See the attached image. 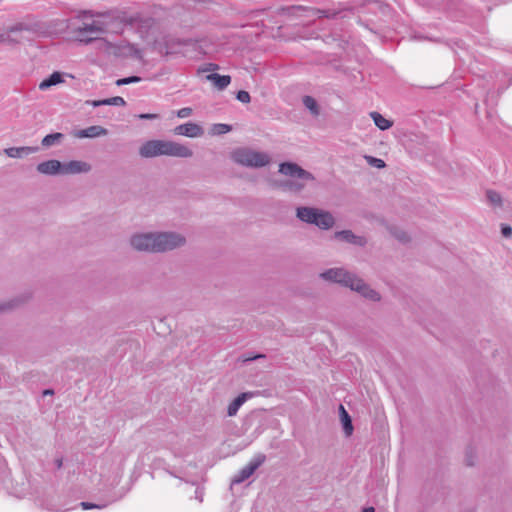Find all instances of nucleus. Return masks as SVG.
Instances as JSON below:
<instances>
[{
    "mask_svg": "<svg viewBox=\"0 0 512 512\" xmlns=\"http://www.w3.org/2000/svg\"><path fill=\"white\" fill-rule=\"evenodd\" d=\"M130 243L138 251L165 252L185 244V238L175 232L134 235Z\"/></svg>",
    "mask_w": 512,
    "mask_h": 512,
    "instance_id": "obj_1",
    "label": "nucleus"
},
{
    "mask_svg": "<svg viewBox=\"0 0 512 512\" xmlns=\"http://www.w3.org/2000/svg\"><path fill=\"white\" fill-rule=\"evenodd\" d=\"M279 172L291 177V179H286L279 183L278 186L283 191L298 194L304 190L308 182L315 181V177L311 172L294 162L281 163L279 165Z\"/></svg>",
    "mask_w": 512,
    "mask_h": 512,
    "instance_id": "obj_2",
    "label": "nucleus"
},
{
    "mask_svg": "<svg viewBox=\"0 0 512 512\" xmlns=\"http://www.w3.org/2000/svg\"><path fill=\"white\" fill-rule=\"evenodd\" d=\"M139 154L144 158L161 155L188 158L193 155V152L185 145L173 141L149 140L140 147Z\"/></svg>",
    "mask_w": 512,
    "mask_h": 512,
    "instance_id": "obj_3",
    "label": "nucleus"
},
{
    "mask_svg": "<svg viewBox=\"0 0 512 512\" xmlns=\"http://www.w3.org/2000/svg\"><path fill=\"white\" fill-rule=\"evenodd\" d=\"M296 217L300 221L307 224H313L322 230H329L335 224V219L329 211H325L315 207H297Z\"/></svg>",
    "mask_w": 512,
    "mask_h": 512,
    "instance_id": "obj_4",
    "label": "nucleus"
},
{
    "mask_svg": "<svg viewBox=\"0 0 512 512\" xmlns=\"http://www.w3.org/2000/svg\"><path fill=\"white\" fill-rule=\"evenodd\" d=\"M232 159L237 164L251 168H261L270 163V157L265 152L248 148H238L232 153Z\"/></svg>",
    "mask_w": 512,
    "mask_h": 512,
    "instance_id": "obj_5",
    "label": "nucleus"
},
{
    "mask_svg": "<svg viewBox=\"0 0 512 512\" xmlns=\"http://www.w3.org/2000/svg\"><path fill=\"white\" fill-rule=\"evenodd\" d=\"M265 460V454L259 453L255 455L246 466L239 470V472L233 477L231 483L240 484L247 480L265 462Z\"/></svg>",
    "mask_w": 512,
    "mask_h": 512,
    "instance_id": "obj_6",
    "label": "nucleus"
},
{
    "mask_svg": "<svg viewBox=\"0 0 512 512\" xmlns=\"http://www.w3.org/2000/svg\"><path fill=\"white\" fill-rule=\"evenodd\" d=\"M353 273L346 271L343 268H330L320 274V277L328 282L338 283L344 287H348L351 280H353Z\"/></svg>",
    "mask_w": 512,
    "mask_h": 512,
    "instance_id": "obj_7",
    "label": "nucleus"
},
{
    "mask_svg": "<svg viewBox=\"0 0 512 512\" xmlns=\"http://www.w3.org/2000/svg\"><path fill=\"white\" fill-rule=\"evenodd\" d=\"M348 288L358 292L361 296L371 301L377 302L381 299L380 294L376 290L372 289L364 280L357 277L355 274L353 275V280L348 284Z\"/></svg>",
    "mask_w": 512,
    "mask_h": 512,
    "instance_id": "obj_8",
    "label": "nucleus"
},
{
    "mask_svg": "<svg viewBox=\"0 0 512 512\" xmlns=\"http://www.w3.org/2000/svg\"><path fill=\"white\" fill-rule=\"evenodd\" d=\"M187 44L188 41L172 36H165L161 41L156 42L158 51L165 55L176 54Z\"/></svg>",
    "mask_w": 512,
    "mask_h": 512,
    "instance_id": "obj_9",
    "label": "nucleus"
},
{
    "mask_svg": "<svg viewBox=\"0 0 512 512\" xmlns=\"http://www.w3.org/2000/svg\"><path fill=\"white\" fill-rule=\"evenodd\" d=\"M334 238L359 247H364L367 244L365 237L356 235L351 230L336 231L334 233Z\"/></svg>",
    "mask_w": 512,
    "mask_h": 512,
    "instance_id": "obj_10",
    "label": "nucleus"
},
{
    "mask_svg": "<svg viewBox=\"0 0 512 512\" xmlns=\"http://www.w3.org/2000/svg\"><path fill=\"white\" fill-rule=\"evenodd\" d=\"M174 133L176 135H182L190 138H195L203 135L204 130L203 128L193 122H187L181 125H178L174 128Z\"/></svg>",
    "mask_w": 512,
    "mask_h": 512,
    "instance_id": "obj_11",
    "label": "nucleus"
},
{
    "mask_svg": "<svg viewBox=\"0 0 512 512\" xmlns=\"http://www.w3.org/2000/svg\"><path fill=\"white\" fill-rule=\"evenodd\" d=\"M62 175L87 173L91 170V165L84 161L72 160L62 163Z\"/></svg>",
    "mask_w": 512,
    "mask_h": 512,
    "instance_id": "obj_12",
    "label": "nucleus"
},
{
    "mask_svg": "<svg viewBox=\"0 0 512 512\" xmlns=\"http://www.w3.org/2000/svg\"><path fill=\"white\" fill-rule=\"evenodd\" d=\"M37 171L44 175H62V163L59 160L51 159L41 162L36 167Z\"/></svg>",
    "mask_w": 512,
    "mask_h": 512,
    "instance_id": "obj_13",
    "label": "nucleus"
},
{
    "mask_svg": "<svg viewBox=\"0 0 512 512\" xmlns=\"http://www.w3.org/2000/svg\"><path fill=\"white\" fill-rule=\"evenodd\" d=\"M107 133L108 131L106 128L99 125H93L85 129L75 130L72 134L76 138H95L107 135Z\"/></svg>",
    "mask_w": 512,
    "mask_h": 512,
    "instance_id": "obj_14",
    "label": "nucleus"
},
{
    "mask_svg": "<svg viewBox=\"0 0 512 512\" xmlns=\"http://www.w3.org/2000/svg\"><path fill=\"white\" fill-rule=\"evenodd\" d=\"M38 147H30V146H23V147H10L5 149V153L7 156L11 158H22L25 156H28L30 154H33L38 151Z\"/></svg>",
    "mask_w": 512,
    "mask_h": 512,
    "instance_id": "obj_15",
    "label": "nucleus"
},
{
    "mask_svg": "<svg viewBox=\"0 0 512 512\" xmlns=\"http://www.w3.org/2000/svg\"><path fill=\"white\" fill-rule=\"evenodd\" d=\"M206 79L210 81L218 90H224L231 83V76L220 75L218 73L208 74Z\"/></svg>",
    "mask_w": 512,
    "mask_h": 512,
    "instance_id": "obj_16",
    "label": "nucleus"
},
{
    "mask_svg": "<svg viewBox=\"0 0 512 512\" xmlns=\"http://www.w3.org/2000/svg\"><path fill=\"white\" fill-rule=\"evenodd\" d=\"M76 34H102L105 32L103 25L100 22L93 21L90 24H84L74 30Z\"/></svg>",
    "mask_w": 512,
    "mask_h": 512,
    "instance_id": "obj_17",
    "label": "nucleus"
},
{
    "mask_svg": "<svg viewBox=\"0 0 512 512\" xmlns=\"http://www.w3.org/2000/svg\"><path fill=\"white\" fill-rule=\"evenodd\" d=\"M30 296L31 295L29 293H26L19 297L10 299L8 301L0 302V312L9 311L17 308L22 303H25L30 298Z\"/></svg>",
    "mask_w": 512,
    "mask_h": 512,
    "instance_id": "obj_18",
    "label": "nucleus"
},
{
    "mask_svg": "<svg viewBox=\"0 0 512 512\" xmlns=\"http://www.w3.org/2000/svg\"><path fill=\"white\" fill-rule=\"evenodd\" d=\"M250 396L249 393H241L239 394L229 405L227 408V415L232 417L235 416L240 409V407L245 403V401Z\"/></svg>",
    "mask_w": 512,
    "mask_h": 512,
    "instance_id": "obj_19",
    "label": "nucleus"
},
{
    "mask_svg": "<svg viewBox=\"0 0 512 512\" xmlns=\"http://www.w3.org/2000/svg\"><path fill=\"white\" fill-rule=\"evenodd\" d=\"M340 419L343 427V431L346 436H350L353 433L352 419L348 412L345 410L343 405L339 406Z\"/></svg>",
    "mask_w": 512,
    "mask_h": 512,
    "instance_id": "obj_20",
    "label": "nucleus"
},
{
    "mask_svg": "<svg viewBox=\"0 0 512 512\" xmlns=\"http://www.w3.org/2000/svg\"><path fill=\"white\" fill-rule=\"evenodd\" d=\"M62 82H64L62 74L60 72L55 71L39 84V89L44 91Z\"/></svg>",
    "mask_w": 512,
    "mask_h": 512,
    "instance_id": "obj_21",
    "label": "nucleus"
},
{
    "mask_svg": "<svg viewBox=\"0 0 512 512\" xmlns=\"http://www.w3.org/2000/svg\"><path fill=\"white\" fill-rule=\"evenodd\" d=\"M371 117L375 123V125L382 131L388 130L392 127L393 122L386 119L384 116H382L378 112H371Z\"/></svg>",
    "mask_w": 512,
    "mask_h": 512,
    "instance_id": "obj_22",
    "label": "nucleus"
},
{
    "mask_svg": "<svg viewBox=\"0 0 512 512\" xmlns=\"http://www.w3.org/2000/svg\"><path fill=\"white\" fill-rule=\"evenodd\" d=\"M64 138H65V135L63 133H60V132L51 133V134L46 135L42 139L41 144L43 147H50V146H53L56 144H60Z\"/></svg>",
    "mask_w": 512,
    "mask_h": 512,
    "instance_id": "obj_23",
    "label": "nucleus"
},
{
    "mask_svg": "<svg viewBox=\"0 0 512 512\" xmlns=\"http://www.w3.org/2000/svg\"><path fill=\"white\" fill-rule=\"evenodd\" d=\"M304 106L313 114H319V106L317 101L312 96H304L302 99Z\"/></svg>",
    "mask_w": 512,
    "mask_h": 512,
    "instance_id": "obj_24",
    "label": "nucleus"
},
{
    "mask_svg": "<svg viewBox=\"0 0 512 512\" xmlns=\"http://www.w3.org/2000/svg\"><path fill=\"white\" fill-rule=\"evenodd\" d=\"M319 18L336 19L340 11L330 9H311Z\"/></svg>",
    "mask_w": 512,
    "mask_h": 512,
    "instance_id": "obj_25",
    "label": "nucleus"
},
{
    "mask_svg": "<svg viewBox=\"0 0 512 512\" xmlns=\"http://www.w3.org/2000/svg\"><path fill=\"white\" fill-rule=\"evenodd\" d=\"M486 197L491 205L499 207L502 206V197L497 191L488 190L486 192Z\"/></svg>",
    "mask_w": 512,
    "mask_h": 512,
    "instance_id": "obj_26",
    "label": "nucleus"
},
{
    "mask_svg": "<svg viewBox=\"0 0 512 512\" xmlns=\"http://www.w3.org/2000/svg\"><path fill=\"white\" fill-rule=\"evenodd\" d=\"M476 460V450L472 446H468L465 451V463L468 467H472L475 465Z\"/></svg>",
    "mask_w": 512,
    "mask_h": 512,
    "instance_id": "obj_27",
    "label": "nucleus"
},
{
    "mask_svg": "<svg viewBox=\"0 0 512 512\" xmlns=\"http://www.w3.org/2000/svg\"><path fill=\"white\" fill-rule=\"evenodd\" d=\"M231 130H232L231 125L223 124V123L214 124L212 127V132H213V134H216V135H223V134L230 132Z\"/></svg>",
    "mask_w": 512,
    "mask_h": 512,
    "instance_id": "obj_28",
    "label": "nucleus"
},
{
    "mask_svg": "<svg viewBox=\"0 0 512 512\" xmlns=\"http://www.w3.org/2000/svg\"><path fill=\"white\" fill-rule=\"evenodd\" d=\"M263 358H266L265 354L245 353V354L241 355L240 360L243 363H247V362H251V361L258 360V359H263Z\"/></svg>",
    "mask_w": 512,
    "mask_h": 512,
    "instance_id": "obj_29",
    "label": "nucleus"
},
{
    "mask_svg": "<svg viewBox=\"0 0 512 512\" xmlns=\"http://www.w3.org/2000/svg\"><path fill=\"white\" fill-rule=\"evenodd\" d=\"M140 81H141V77L133 75V76H129V77L118 79L116 81V85L117 86H122V85L131 84V83H138Z\"/></svg>",
    "mask_w": 512,
    "mask_h": 512,
    "instance_id": "obj_30",
    "label": "nucleus"
},
{
    "mask_svg": "<svg viewBox=\"0 0 512 512\" xmlns=\"http://www.w3.org/2000/svg\"><path fill=\"white\" fill-rule=\"evenodd\" d=\"M366 160L371 166L378 168V169H382L386 166V163L384 162V160H382L380 158H376L373 156H366Z\"/></svg>",
    "mask_w": 512,
    "mask_h": 512,
    "instance_id": "obj_31",
    "label": "nucleus"
},
{
    "mask_svg": "<svg viewBox=\"0 0 512 512\" xmlns=\"http://www.w3.org/2000/svg\"><path fill=\"white\" fill-rule=\"evenodd\" d=\"M28 30H30L29 25L22 23V22L16 23L7 28L8 33H15V32H19V31H28Z\"/></svg>",
    "mask_w": 512,
    "mask_h": 512,
    "instance_id": "obj_32",
    "label": "nucleus"
},
{
    "mask_svg": "<svg viewBox=\"0 0 512 512\" xmlns=\"http://www.w3.org/2000/svg\"><path fill=\"white\" fill-rule=\"evenodd\" d=\"M236 99L240 101L241 103L247 104L251 101L250 94L245 90H239L236 93Z\"/></svg>",
    "mask_w": 512,
    "mask_h": 512,
    "instance_id": "obj_33",
    "label": "nucleus"
},
{
    "mask_svg": "<svg viewBox=\"0 0 512 512\" xmlns=\"http://www.w3.org/2000/svg\"><path fill=\"white\" fill-rule=\"evenodd\" d=\"M10 34L11 33H8V32L6 34L5 33L0 34V43L18 44L19 40L13 38Z\"/></svg>",
    "mask_w": 512,
    "mask_h": 512,
    "instance_id": "obj_34",
    "label": "nucleus"
},
{
    "mask_svg": "<svg viewBox=\"0 0 512 512\" xmlns=\"http://www.w3.org/2000/svg\"><path fill=\"white\" fill-rule=\"evenodd\" d=\"M127 48H128V52L131 56L137 58V59H141L142 58V52L141 50L134 44H128L127 45Z\"/></svg>",
    "mask_w": 512,
    "mask_h": 512,
    "instance_id": "obj_35",
    "label": "nucleus"
},
{
    "mask_svg": "<svg viewBox=\"0 0 512 512\" xmlns=\"http://www.w3.org/2000/svg\"><path fill=\"white\" fill-rule=\"evenodd\" d=\"M97 39H98V37H96V36L93 37V36H89L88 34H82V35L77 34V40L80 43H83L85 45H88Z\"/></svg>",
    "mask_w": 512,
    "mask_h": 512,
    "instance_id": "obj_36",
    "label": "nucleus"
},
{
    "mask_svg": "<svg viewBox=\"0 0 512 512\" xmlns=\"http://www.w3.org/2000/svg\"><path fill=\"white\" fill-rule=\"evenodd\" d=\"M110 101H111V98H107V99H102V100H88V101H86V103L93 107H99L102 105H111Z\"/></svg>",
    "mask_w": 512,
    "mask_h": 512,
    "instance_id": "obj_37",
    "label": "nucleus"
},
{
    "mask_svg": "<svg viewBox=\"0 0 512 512\" xmlns=\"http://www.w3.org/2000/svg\"><path fill=\"white\" fill-rule=\"evenodd\" d=\"M192 114V108L183 107L177 111V116L179 118H187Z\"/></svg>",
    "mask_w": 512,
    "mask_h": 512,
    "instance_id": "obj_38",
    "label": "nucleus"
},
{
    "mask_svg": "<svg viewBox=\"0 0 512 512\" xmlns=\"http://www.w3.org/2000/svg\"><path fill=\"white\" fill-rule=\"evenodd\" d=\"M501 233L505 238L512 236V227L508 224H501Z\"/></svg>",
    "mask_w": 512,
    "mask_h": 512,
    "instance_id": "obj_39",
    "label": "nucleus"
},
{
    "mask_svg": "<svg viewBox=\"0 0 512 512\" xmlns=\"http://www.w3.org/2000/svg\"><path fill=\"white\" fill-rule=\"evenodd\" d=\"M80 506L84 510H89V509H94V508L101 509V508L105 507V505H97V504H94V503H91V502H81Z\"/></svg>",
    "mask_w": 512,
    "mask_h": 512,
    "instance_id": "obj_40",
    "label": "nucleus"
},
{
    "mask_svg": "<svg viewBox=\"0 0 512 512\" xmlns=\"http://www.w3.org/2000/svg\"><path fill=\"white\" fill-rule=\"evenodd\" d=\"M110 103H111V105H114V106H125L126 105V101L120 96L111 97Z\"/></svg>",
    "mask_w": 512,
    "mask_h": 512,
    "instance_id": "obj_41",
    "label": "nucleus"
},
{
    "mask_svg": "<svg viewBox=\"0 0 512 512\" xmlns=\"http://www.w3.org/2000/svg\"><path fill=\"white\" fill-rule=\"evenodd\" d=\"M137 117L139 119H143V120H154V119H157L159 117V115L153 114V113H142V114L137 115Z\"/></svg>",
    "mask_w": 512,
    "mask_h": 512,
    "instance_id": "obj_42",
    "label": "nucleus"
},
{
    "mask_svg": "<svg viewBox=\"0 0 512 512\" xmlns=\"http://www.w3.org/2000/svg\"><path fill=\"white\" fill-rule=\"evenodd\" d=\"M218 68H219V66H218L217 64H215V63H208V64H206V65H205V67H203V68L201 69V71H203V72H206V71H215V70H217Z\"/></svg>",
    "mask_w": 512,
    "mask_h": 512,
    "instance_id": "obj_43",
    "label": "nucleus"
},
{
    "mask_svg": "<svg viewBox=\"0 0 512 512\" xmlns=\"http://www.w3.org/2000/svg\"><path fill=\"white\" fill-rule=\"evenodd\" d=\"M54 464L56 466V469H61L63 467V458L62 457H58L55 459L54 461Z\"/></svg>",
    "mask_w": 512,
    "mask_h": 512,
    "instance_id": "obj_44",
    "label": "nucleus"
},
{
    "mask_svg": "<svg viewBox=\"0 0 512 512\" xmlns=\"http://www.w3.org/2000/svg\"><path fill=\"white\" fill-rule=\"evenodd\" d=\"M361 512H375V508L373 506L364 507Z\"/></svg>",
    "mask_w": 512,
    "mask_h": 512,
    "instance_id": "obj_45",
    "label": "nucleus"
},
{
    "mask_svg": "<svg viewBox=\"0 0 512 512\" xmlns=\"http://www.w3.org/2000/svg\"><path fill=\"white\" fill-rule=\"evenodd\" d=\"M54 394V390L52 389H46L43 391V395L46 396V395H53Z\"/></svg>",
    "mask_w": 512,
    "mask_h": 512,
    "instance_id": "obj_46",
    "label": "nucleus"
},
{
    "mask_svg": "<svg viewBox=\"0 0 512 512\" xmlns=\"http://www.w3.org/2000/svg\"><path fill=\"white\" fill-rule=\"evenodd\" d=\"M397 238H399L401 241H405L406 240V235L404 232H402L400 235H397Z\"/></svg>",
    "mask_w": 512,
    "mask_h": 512,
    "instance_id": "obj_47",
    "label": "nucleus"
},
{
    "mask_svg": "<svg viewBox=\"0 0 512 512\" xmlns=\"http://www.w3.org/2000/svg\"><path fill=\"white\" fill-rule=\"evenodd\" d=\"M294 9H298V10H306L305 7L303 6H296V7H293Z\"/></svg>",
    "mask_w": 512,
    "mask_h": 512,
    "instance_id": "obj_48",
    "label": "nucleus"
},
{
    "mask_svg": "<svg viewBox=\"0 0 512 512\" xmlns=\"http://www.w3.org/2000/svg\"><path fill=\"white\" fill-rule=\"evenodd\" d=\"M83 13H84V14H90V15H91V12H90V11H84Z\"/></svg>",
    "mask_w": 512,
    "mask_h": 512,
    "instance_id": "obj_49",
    "label": "nucleus"
}]
</instances>
